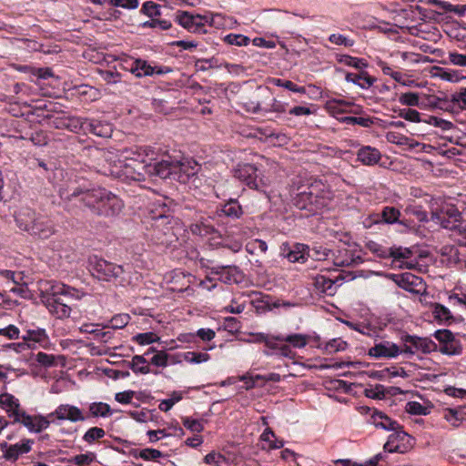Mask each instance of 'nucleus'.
<instances>
[{
    "mask_svg": "<svg viewBox=\"0 0 466 466\" xmlns=\"http://www.w3.org/2000/svg\"><path fill=\"white\" fill-rule=\"evenodd\" d=\"M339 62L357 69H361L368 66V63L364 59L353 57L348 55L341 56L339 58Z\"/></svg>",
    "mask_w": 466,
    "mask_h": 466,
    "instance_id": "nucleus-44",
    "label": "nucleus"
},
{
    "mask_svg": "<svg viewBox=\"0 0 466 466\" xmlns=\"http://www.w3.org/2000/svg\"><path fill=\"white\" fill-rule=\"evenodd\" d=\"M34 224H36L37 226H39L40 229H46V228H47V229L50 232L45 238H49L55 232L54 225H53L52 221L47 217H46L45 215H42L40 213L37 214L36 219L34 221Z\"/></svg>",
    "mask_w": 466,
    "mask_h": 466,
    "instance_id": "nucleus-53",
    "label": "nucleus"
},
{
    "mask_svg": "<svg viewBox=\"0 0 466 466\" xmlns=\"http://www.w3.org/2000/svg\"><path fill=\"white\" fill-rule=\"evenodd\" d=\"M414 443V439L408 434L403 426L400 424V429H395L388 437L384 444V450L388 452L405 453L409 451Z\"/></svg>",
    "mask_w": 466,
    "mask_h": 466,
    "instance_id": "nucleus-10",
    "label": "nucleus"
},
{
    "mask_svg": "<svg viewBox=\"0 0 466 466\" xmlns=\"http://www.w3.org/2000/svg\"><path fill=\"white\" fill-rule=\"evenodd\" d=\"M14 216L16 225L32 235L45 238L50 232L47 228L40 229L39 226L34 224L37 214L30 206H20L17 210L14 211Z\"/></svg>",
    "mask_w": 466,
    "mask_h": 466,
    "instance_id": "nucleus-6",
    "label": "nucleus"
},
{
    "mask_svg": "<svg viewBox=\"0 0 466 466\" xmlns=\"http://www.w3.org/2000/svg\"><path fill=\"white\" fill-rule=\"evenodd\" d=\"M25 343H12L10 346L14 347L17 351L25 349V344L27 347H31L30 342L32 343H45L48 339V336L45 329L37 328L35 329H27L25 333L22 336Z\"/></svg>",
    "mask_w": 466,
    "mask_h": 466,
    "instance_id": "nucleus-19",
    "label": "nucleus"
},
{
    "mask_svg": "<svg viewBox=\"0 0 466 466\" xmlns=\"http://www.w3.org/2000/svg\"><path fill=\"white\" fill-rule=\"evenodd\" d=\"M367 422L374 425L378 429L393 431L395 429H400V423L389 417L384 412L374 409Z\"/></svg>",
    "mask_w": 466,
    "mask_h": 466,
    "instance_id": "nucleus-18",
    "label": "nucleus"
},
{
    "mask_svg": "<svg viewBox=\"0 0 466 466\" xmlns=\"http://www.w3.org/2000/svg\"><path fill=\"white\" fill-rule=\"evenodd\" d=\"M400 340L404 345L401 350L405 354L414 355L418 351L428 354L437 349V344L429 338H421L405 333L401 335Z\"/></svg>",
    "mask_w": 466,
    "mask_h": 466,
    "instance_id": "nucleus-11",
    "label": "nucleus"
},
{
    "mask_svg": "<svg viewBox=\"0 0 466 466\" xmlns=\"http://www.w3.org/2000/svg\"><path fill=\"white\" fill-rule=\"evenodd\" d=\"M434 318L440 322H451L453 316L451 310L442 304L436 303L433 307Z\"/></svg>",
    "mask_w": 466,
    "mask_h": 466,
    "instance_id": "nucleus-35",
    "label": "nucleus"
},
{
    "mask_svg": "<svg viewBox=\"0 0 466 466\" xmlns=\"http://www.w3.org/2000/svg\"><path fill=\"white\" fill-rule=\"evenodd\" d=\"M127 366L136 374H148L150 372L155 375L159 374L158 370H152L148 365V360L140 355L133 356L131 361L127 362Z\"/></svg>",
    "mask_w": 466,
    "mask_h": 466,
    "instance_id": "nucleus-24",
    "label": "nucleus"
},
{
    "mask_svg": "<svg viewBox=\"0 0 466 466\" xmlns=\"http://www.w3.org/2000/svg\"><path fill=\"white\" fill-rule=\"evenodd\" d=\"M34 443V440L23 439L20 442L7 446L5 451V459L9 461H16L21 455L28 453Z\"/></svg>",
    "mask_w": 466,
    "mask_h": 466,
    "instance_id": "nucleus-20",
    "label": "nucleus"
},
{
    "mask_svg": "<svg viewBox=\"0 0 466 466\" xmlns=\"http://www.w3.org/2000/svg\"><path fill=\"white\" fill-rule=\"evenodd\" d=\"M87 118L67 116L66 129L74 133L84 132V127L87 124Z\"/></svg>",
    "mask_w": 466,
    "mask_h": 466,
    "instance_id": "nucleus-39",
    "label": "nucleus"
},
{
    "mask_svg": "<svg viewBox=\"0 0 466 466\" xmlns=\"http://www.w3.org/2000/svg\"><path fill=\"white\" fill-rule=\"evenodd\" d=\"M330 253V249L317 244L313 245L312 248H309L308 246V248L306 249L307 259L310 258L313 260L317 261H322L327 259Z\"/></svg>",
    "mask_w": 466,
    "mask_h": 466,
    "instance_id": "nucleus-31",
    "label": "nucleus"
},
{
    "mask_svg": "<svg viewBox=\"0 0 466 466\" xmlns=\"http://www.w3.org/2000/svg\"><path fill=\"white\" fill-rule=\"evenodd\" d=\"M308 248V245L297 243L294 246L293 249H289L287 253L286 251V245H283L282 251L284 254V257L289 259L290 262H299V263H305L307 261V254L306 249Z\"/></svg>",
    "mask_w": 466,
    "mask_h": 466,
    "instance_id": "nucleus-26",
    "label": "nucleus"
},
{
    "mask_svg": "<svg viewBox=\"0 0 466 466\" xmlns=\"http://www.w3.org/2000/svg\"><path fill=\"white\" fill-rule=\"evenodd\" d=\"M131 73L137 77L152 76L155 74V67L151 66L145 60L137 59L131 67Z\"/></svg>",
    "mask_w": 466,
    "mask_h": 466,
    "instance_id": "nucleus-33",
    "label": "nucleus"
},
{
    "mask_svg": "<svg viewBox=\"0 0 466 466\" xmlns=\"http://www.w3.org/2000/svg\"><path fill=\"white\" fill-rule=\"evenodd\" d=\"M357 158L364 165H374L380 159V153L374 147H363L358 151Z\"/></svg>",
    "mask_w": 466,
    "mask_h": 466,
    "instance_id": "nucleus-28",
    "label": "nucleus"
},
{
    "mask_svg": "<svg viewBox=\"0 0 466 466\" xmlns=\"http://www.w3.org/2000/svg\"><path fill=\"white\" fill-rule=\"evenodd\" d=\"M48 417H55L60 420H67L71 422L84 421L88 419V416L84 415L78 407L70 404H60Z\"/></svg>",
    "mask_w": 466,
    "mask_h": 466,
    "instance_id": "nucleus-16",
    "label": "nucleus"
},
{
    "mask_svg": "<svg viewBox=\"0 0 466 466\" xmlns=\"http://www.w3.org/2000/svg\"><path fill=\"white\" fill-rule=\"evenodd\" d=\"M341 122L349 125H359L364 127H370L373 123L372 117H359V116H344Z\"/></svg>",
    "mask_w": 466,
    "mask_h": 466,
    "instance_id": "nucleus-49",
    "label": "nucleus"
},
{
    "mask_svg": "<svg viewBox=\"0 0 466 466\" xmlns=\"http://www.w3.org/2000/svg\"><path fill=\"white\" fill-rule=\"evenodd\" d=\"M99 74L107 84H116L120 81L121 75L117 71L100 70Z\"/></svg>",
    "mask_w": 466,
    "mask_h": 466,
    "instance_id": "nucleus-63",
    "label": "nucleus"
},
{
    "mask_svg": "<svg viewBox=\"0 0 466 466\" xmlns=\"http://www.w3.org/2000/svg\"><path fill=\"white\" fill-rule=\"evenodd\" d=\"M44 119L50 120L49 125L56 129H66L67 116H60L53 118L51 114L43 116Z\"/></svg>",
    "mask_w": 466,
    "mask_h": 466,
    "instance_id": "nucleus-61",
    "label": "nucleus"
},
{
    "mask_svg": "<svg viewBox=\"0 0 466 466\" xmlns=\"http://www.w3.org/2000/svg\"><path fill=\"white\" fill-rule=\"evenodd\" d=\"M434 338L441 345H445L455 339L453 333L450 329H438L433 334Z\"/></svg>",
    "mask_w": 466,
    "mask_h": 466,
    "instance_id": "nucleus-60",
    "label": "nucleus"
},
{
    "mask_svg": "<svg viewBox=\"0 0 466 466\" xmlns=\"http://www.w3.org/2000/svg\"><path fill=\"white\" fill-rule=\"evenodd\" d=\"M146 223L150 224L151 240L155 244L168 247L177 241L174 227L178 220L171 215L166 214L165 211L151 210L146 218Z\"/></svg>",
    "mask_w": 466,
    "mask_h": 466,
    "instance_id": "nucleus-3",
    "label": "nucleus"
},
{
    "mask_svg": "<svg viewBox=\"0 0 466 466\" xmlns=\"http://www.w3.org/2000/svg\"><path fill=\"white\" fill-rule=\"evenodd\" d=\"M355 277L351 272L339 275L335 279L326 277L321 274H317L312 277V285L315 289L321 294L332 296L336 293L337 283L346 279H353Z\"/></svg>",
    "mask_w": 466,
    "mask_h": 466,
    "instance_id": "nucleus-13",
    "label": "nucleus"
},
{
    "mask_svg": "<svg viewBox=\"0 0 466 466\" xmlns=\"http://www.w3.org/2000/svg\"><path fill=\"white\" fill-rule=\"evenodd\" d=\"M242 206H220V208L217 210L218 216H225L231 218H238L243 214Z\"/></svg>",
    "mask_w": 466,
    "mask_h": 466,
    "instance_id": "nucleus-40",
    "label": "nucleus"
},
{
    "mask_svg": "<svg viewBox=\"0 0 466 466\" xmlns=\"http://www.w3.org/2000/svg\"><path fill=\"white\" fill-rule=\"evenodd\" d=\"M245 248L248 253L252 255L256 254L258 250L261 253H266L268 250V245L264 240L256 238L248 241L246 244Z\"/></svg>",
    "mask_w": 466,
    "mask_h": 466,
    "instance_id": "nucleus-42",
    "label": "nucleus"
},
{
    "mask_svg": "<svg viewBox=\"0 0 466 466\" xmlns=\"http://www.w3.org/2000/svg\"><path fill=\"white\" fill-rule=\"evenodd\" d=\"M400 217V211L395 208L393 206H385L382 213L381 218L384 222L392 224L398 221Z\"/></svg>",
    "mask_w": 466,
    "mask_h": 466,
    "instance_id": "nucleus-47",
    "label": "nucleus"
},
{
    "mask_svg": "<svg viewBox=\"0 0 466 466\" xmlns=\"http://www.w3.org/2000/svg\"><path fill=\"white\" fill-rule=\"evenodd\" d=\"M440 208L432 211V218L437 220L442 228L454 230L462 228V214L456 206H438Z\"/></svg>",
    "mask_w": 466,
    "mask_h": 466,
    "instance_id": "nucleus-9",
    "label": "nucleus"
},
{
    "mask_svg": "<svg viewBox=\"0 0 466 466\" xmlns=\"http://www.w3.org/2000/svg\"><path fill=\"white\" fill-rule=\"evenodd\" d=\"M365 248L380 258H392V264L400 262L402 259L410 258L413 254L409 248H403L400 246L387 248L373 240L366 241Z\"/></svg>",
    "mask_w": 466,
    "mask_h": 466,
    "instance_id": "nucleus-7",
    "label": "nucleus"
},
{
    "mask_svg": "<svg viewBox=\"0 0 466 466\" xmlns=\"http://www.w3.org/2000/svg\"><path fill=\"white\" fill-rule=\"evenodd\" d=\"M92 274L100 280L110 281L121 276L124 269L120 265L95 256L89 259Z\"/></svg>",
    "mask_w": 466,
    "mask_h": 466,
    "instance_id": "nucleus-8",
    "label": "nucleus"
},
{
    "mask_svg": "<svg viewBox=\"0 0 466 466\" xmlns=\"http://www.w3.org/2000/svg\"><path fill=\"white\" fill-rule=\"evenodd\" d=\"M46 293V307L58 319L68 318L72 309L69 303L84 296L82 291L59 282L49 283Z\"/></svg>",
    "mask_w": 466,
    "mask_h": 466,
    "instance_id": "nucleus-2",
    "label": "nucleus"
},
{
    "mask_svg": "<svg viewBox=\"0 0 466 466\" xmlns=\"http://www.w3.org/2000/svg\"><path fill=\"white\" fill-rule=\"evenodd\" d=\"M205 16L194 15L187 11H178L176 15V21L185 29L191 32L194 20H204Z\"/></svg>",
    "mask_w": 466,
    "mask_h": 466,
    "instance_id": "nucleus-30",
    "label": "nucleus"
},
{
    "mask_svg": "<svg viewBox=\"0 0 466 466\" xmlns=\"http://www.w3.org/2000/svg\"><path fill=\"white\" fill-rule=\"evenodd\" d=\"M162 456V452L156 449L146 448L139 451V457L145 461H157Z\"/></svg>",
    "mask_w": 466,
    "mask_h": 466,
    "instance_id": "nucleus-62",
    "label": "nucleus"
},
{
    "mask_svg": "<svg viewBox=\"0 0 466 466\" xmlns=\"http://www.w3.org/2000/svg\"><path fill=\"white\" fill-rule=\"evenodd\" d=\"M225 42L228 45L242 46H247L250 42V39L243 35L229 34L225 37Z\"/></svg>",
    "mask_w": 466,
    "mask_h": 466,
    "instance_id": "nucleus-57",
    "label": "nucleus"
},
{
    "mask_svg": "<svg viewBox=\"0 0 466 466\" xmlns=\"http://www.w3.org/2000/svg\"><path fill=\"white\" fill-rule=\"evenodd\" d=\"M168 357L169 355L165 350L157 351L148 361V365L165 368L168 365Z\"/></svg>",
    "mask_w": 466,
    "mask_h": 466,
    "instance_id": "nucleus-51",
    "label": "nucleus"
},
{
    "mask_svg": "<svg viewBox=\"0 0 466 466\" xmlns=\"http://www.w3.org/2000/svg\"><path fill=\"white\" fill-rule=\"evenodd\" d=\"M159 8H160L159 5H157L152 1H147L143 4L142 11L145 15L152 17V16H157V15H160Z\"/></svg>",
    "mask_w": 466,
    "mask_h": 466,
    "instance_id": "nucleus-64",
    "label": "nucleus"
},
{
    "mask_svg": "<svg viewBox=\"0 0 466 466\" xmlns=\"http://www.w3.org/2000/svg\"><path fill=\"white\" fill-rule=\"evenodd\" d=\"M399 116H400L410 122H414V123L421 122L420 114L415 109H410V108L400 109Z\"/></svg>",
    "mask_w": 466,
    "mask_h": 466,
    "instance_id": "nucleus-56",
    "label": "nucleus"
},
{
    "mask_svg": "<svg viewBox=\"0 0 466 466\" xmlns=\"http://www.w3.org/2000/svg\"><path fill=\"white\" fill-rule=\"evenodd\" d=\"M84 133H91L97 137H108L111 136L112 127L109 124L96 119H88L84 127Z\"/></svg>",
    "mask_w": 466,
    "mask_h": 466,
    "instance_id": "nucleus-22",
    "label": "nucleus"
},
{
    "mask_svg": "<svg viewBox=\"0 0 466 466\" xmlns=\"http://www.w3.org/2000/svg\"><path fill=\"white\" fill-rule=\"evenodd\" d=\"M176 175L174 180L180 183H187L190 177L196 174L195 166H191L189 161L182 162L176 160Z\"/></svg>",
    "mask_w": 466,
    "mask_h": 466,
    "instance_id": "nucleus-25",
    "label": "nucleus"
},
{
    "mask_svg": "<svg viewBox=\"0 0 466 466\" xmlns=\"http://www.w3.org/2000/svg\"><path fill=\"white\" fill-rule=\"evenodd\" d=\"M182 424L187 430L199 433L204 431V425L201 420L190 417L182 418Z\"/></svg>",
    "mask_w": 466,
    "mask_h": 466,
    "instance_id": "nucleus-50",
    "label": "nucleus"
},
{
    "mask_svg": "<svg viewBox=\"0 0 466 466\" xmlns=\"http://www.w3.org/2000/svg\"><path fill=\"white\" fill-rule=\"evenodd\" d=\"M206 268L211 275L225 284H238L244 279L243 272L235 265H207Z\"/></svg>",
    "mask_w": 466,
    "mask_h": 466,
    "instance_id": "nucleus-12",
    "label": "nucleus"
},
{
    "mask_svg": "<svg viewBox=\"0 0 466 466\" xmlns=\"http://www.w3.org/2000/svg\"><path fill=\"white\" fill-rule=\"evenodd\" d=\"M399 101L400 104L405 105V106H419V101H420L419 94L412 93V92L404 93L400 96Z\"/></svg>",
    "mask_w": 466,
    "mask_h": 466,
    "instance_id": "nucleus-59",
    "label": "nucleus"
},
{
    "mask_svg": "<svg viewBox=\"0 0 466 466\" xmlns=\"http://www.w3.org/2000/svg\"><path fill=\"white\" fill-rule=\"evenodd\" d=\"M337 252L338 254L334 256V264L338 267H350L363 262L360 256H355L348 248L338 249Z\"/></svg>",
    "mask_w": 466,
    "mask_h": 466,
    "instance_id": "nucleus-21",
    "label": "nucleus"
},
{
    "mask_svg": "<svg viewBox=\"0 0 466 466\" xmlns=\"http://www.w3.org/2000/svg\"><path fill=\"white\" fill-rule=\"evenodd\" d=\"M466 413L462 408L447 409L444 412V419L453 427H459L465 420Z\"/></svg>",
    "mask_w": 466,
    "mask_h": 466,
    "instance_id": "nucleus-32",
    "label": "nucleus"
},
{
    "mask_svg": "<svg viewBox=\"0 0 466 466\" xmlns=\"http://www.w3.org/2000/svg\"><path fill=\"white\" fill-rule=\"evenodd\" d=\"M106 436V431L103 428L100 427H91L89 428L83 436V441L88 444H92L93 442L99 441L100 439Z\"/></svg>",
    "mask_w": 466,
    "mask_h": 466,
    "instance_id": "nucleus-37",
    "label": "nucleus"
},
{
    "mask_svg": "<svg viewBox=\"0 0 466 466\" xmlns=\"http://www.w3.org/2000/svg\"><path fill=\"white\" fill-rule=\"evenodd\" d=\"M405 410L412 415H428L430 413V408L423 406L418 401L407 402Z\"/></svg>",
    "mask_w": 466,
    "mask_h": 466,
    "instance_id": "nucleus-45",
    "label": "nucleus"
},
{
    "mask_svg": "<svg viewBox=\"0 0 466 466\" xmlns=\"http://www.w3.org/2000/svg\"><path fill=\"white\" fill-rule=\"evenodd\" d=\"M258 168L252 164H238L233 170L234 177L246 183L250 188H258V182L261 181Z\"/></svg>",
    "mask_w": 466,
    "mask_h": 466,
    "instance_id": "nucleus-15",
    "label": "nucleus"
},
{
    "mask_svg": "<svg viewBox=\"0 0 466 466\" xmlns=\"http://www.w3.org/2000/svg\"><path fill=\"white\" fill-rule=\"evenodd\" d=\"M204 461L210 465L223 466L227 462V459L219 452L211 451L205 456Z\"/></svg>",
    "mask_w": 466,
    "mask_h": 466,
    "instance_id": "nucleus-54",
    "label": "nucleus"
},
{
    "mask_svg": "<svg viewBox=\"0 0 466 466\" xmlns=\"http://www.w3.org/2000/svg\"><path fill=\"white\" fill-rule=\"evenodd\" d=\"M345 79L347 82L353 83L362 89L369 88L375 82V78L370 76L368 72L360 71L359 74L347 73Z\"/></svg>",
    "mask_w": 466,
    "mask_h": 466,
    "instance_id": "nucleus-27",
    "label": "nucleus"
},
{
    "mask_svg": "<svg viewBox=\"0 0 466 466\" xmlns=\"http://www.w3.org/2000/svg\"><path fill=\"white\" fill-rule=\"evenodd\" d=\"M364 395L373 400H381L385 397L383 385L377 384L375 387H369L364 390Z\"/></svg>",
    "mask_w": 466,
    "mask_h": 466,
    "instance_id": "nucleus-52",
    "label": "nucleus"
},
{
    "mask_svg": "<svg viewBox=\"0 0 466 466\" xmlns=\"http://www.w3.org/2000/svg\"><path fill=\"white\" fill-rule=\"evenodd\" d=\"M183 359L190 364H199L208 361L210 355L206 352L187 351L183 354Z\"/></svg>",
    "mask_w": 466,
    "mask_h": 466,
    "instance_id": "nucleus-38",
    "label": "nucleus"
},
{
    "mask_svg": "<svg viewBox=\"0 0 466 466\" xmlns=\"http://www.w3.org/2000/svg\"><path fill=\"white\" fill-rule=\"evenodd\" d=\"M400 353H402L401 349L397 344L390 341L380 342L369 350V355L376 359L396 358Z\"/></svg>",
    "mask_w": 466,
    "mask_h": 466,
    "instance_id": "nucleus-17",
    "label": "nucleus"
},
{
    "mask_svg": "<svg viewBox=\"0 0 466 466\" xmlns=\"http://www.w3.org/2000/svg\"><path fill=\"white\" fill-rule=\"evenodd\" d=\"M113 414V411L109 404L102 401L92 402L88 406V416L89 418H107Z\"/></svg>",
    "mask_w": 466,
    "mask_h": 466,
    "instance_id": "nucleus-29",
    "label": "nucleus"
},
{
    "mask_svg": "<svg viewBox=\"0 0 466 466\" xmlns=\"http://www.w3.org/2000/svg\"><path fill=\"white\" fill-rule=\"evenodd\" d=\"M0 408L3 409L11 420L12 425L20 424L32 433H40L47 429L50 420L42 414H28L22 407L20 400L11 393L0 394Z\"/></svg>",
    "mask_w": 466,
    "mask_h": 466,
    "instance_id": "nucleus-1",
    "label": "nucleus"
},
{
    "mask_svg": "<svg viewBox=\"0 0 466 466\" xmlns=\"http://www.w3.org/2000/svg\"><path fill=\"white\" fill-rule=\"evenodd\" d=\"M96 460V454L93 452L81 453L74 456L71 462L78 466H85L92 463Z\"/></svg>",
    "mask_w": 466,
    "mask_h": 466,
    "instance_id": "nucleus-55",
    "label": "nucleus"
},
{
    "mask_svg": "<svg viewBox=\"0 0 466 466\" xmlns=\"http://www.w3.org/2000/svg\"><path fill=\"white\" fill-rule=\"evenodd\" d=\"M61 198L66 201H72L75 198H77L78 201L84 202L85 204H97L98 202L104 201H112L117 202L118 198L116 195L112 192L106 190L103 187L92 188V189H74L73 192L69 195L65 193H61Z\"/></svg>",
    "mask_w": 466,
    "mask_h": 466,
    "instance_id": "nucleus-5",
    "label": "nucleus"
},
{
    "mask_svg": "<svg viewBox=\"0 0 466 466\" xmlns=\"http://www.w3.org/2000/svg\"><path fill=\"white\" fill-rule=\"evenodd\" d=\"M249 337L251 338L250 342L264 343L267 350H263V354L266 356L278 355L290 360H294L297 356V353L289 345L277 343L278 335L254 332L250 333Z\"/></svg>",
    "mask_w": 466,
    "mask_h": 466,
    "instance_id": "nucleus-4",
    "label": "nucleus"
},
{
    "mask_svg": "<svg viewBox=\"0 0 466 466\" xmlns=\"http://www.w3.org/2000/svg\"><path fill=\"white\" fill-rule=\"evenodd\" d=\"M309 336L300 333H293L289 335H278L277 343L287 344L289 348L302 349L309 342Z\"/></svg>",
    "mask_w": 466,
    "mask_h": 466,
    "instance_id": "nucleus-23",
    "label": "nucleus"
},
{
    "mask_svg": "<svg viewBox=\"0 0 466 466\" xmlns=\"http://www.w3.org/2000/svg\"><path fill=\"white\" fill-rule=\"evenodd\" d=\"M394 280L402 289H408L410 286L416 285L418 278L411 273H403L400 275H394Z\"/></svg>",
    "mask_w": 466,
    "mask_h": 466,
    "instance_id": "nucleus-43",
    "label": "nucleus"
},
{
    "mask_svg": "<svg viewBox=\"0 0 466 466\" xmlns=\"http://www.w3.org/2000/svg\"><path fill=\"white\" fill-rule=\"evenodd\" d=\"M462 345L459 339H454L451 342L441 345L440 352L448 356L461 355L462 353Z\"/></svg>",
    "mask_w": 466,
    "mask_h": 466,
    "instance_id": "nucleus-36",
    "label": "nucleus"
},
{
    "mask_svg": "<svg viewBox=\"0 0 466 466\" xmlns=\"http://www.w3.org/2000/svg\"><path fill=\"white\" fill-rule=\"evenodd\" d=\"M272 103L270 104L269 107H261L260 104H258L255 108L254 112H258L260 110H265L266 112H277V113H284L286 112L287 104H284L276 98L271 99Z\"/></svg>",
    "mask_w": 466,
    "mask_h": 466,
    "instance_id": "nucleus-46",
    "label": "nucleus"
},
{
    "mask_svg": "<svg viewBox=\"0 0 466 466\" xmlns=\"http://www.w3.org/2000/svg\"><path fill=\"white\" fill-rule=\"evenodd\" d=\"M176 160L164 159L156 163L142 166L145 173L149 176H157L163 179H173L176 175Z\"/></svg>",
    "mask_w": 466,
    "mask_h": 466,
    "instance_id": "nucleus-14",
    "label": "nucleus"
},
{
    "mask_svg": "<svg viewBox=\"0 0 466 466\" xmlns=\"http://www.w3.org/2000/svg\"><path fill=\"white\" fill-rule=\"evenodd\" d=\"M131 317L127 313L116 314L111 318L109 323L103 325V329L112 328L114 329H119L125 328L130 321Z\"/></svg>",
    "mask_w": 466,
    "mask_h": 466,
    "instance_id": "nucleus-34",
    "label": "nucleus"
},
{
    "mask_svg": "<svg viewBox=\"0 0 466 466\" xmlns=\"http://www.w3.org/2000/svg\"><path fill=\"white\" fill-rule=\"evenodd\" d=\"M35 360L44 367L49 368L56 366V357L46 352H38L35 355Z\"/></svg>",
    "mask_w": 466,
    "mask_h": 466,
    "instance_id": "nucleus-58",
    "label": "nucleus"
},
{
    "mask_svg": "<svg viewBox=\"0 0 466 466\" xmlns=\"http://www.w3.org/2000/svg\"><path fill=\"white\" fill-rule=\"evenodd\" d=\"M159 339V336L151 331L145 333H137L132 338V340L139 345H149L153 342L158 341Z\"/></svg>",
    "mask_w": 466,
    "mask_h": 466,
    "instance_id": "nucleus-41",
    "label": "nucleus"
},
{
    "mask_svg": "<svg viewBox=\"0 0 466 466\" xmlns=\"http://www.w3.org/2000/svg\"><path fill=\"white\" fill-rule=\"evenodd\" d=\"M348 343L342 340L340 338L330 339L326 343L325 350L328 353H335L338 351H343L347 349Z\"/></svg>",
    "mask_w": 466,
    "mask_h": 466,
    "instance_id": "nucleus-48",
    "label": "nucleus"
}]
</instances>
